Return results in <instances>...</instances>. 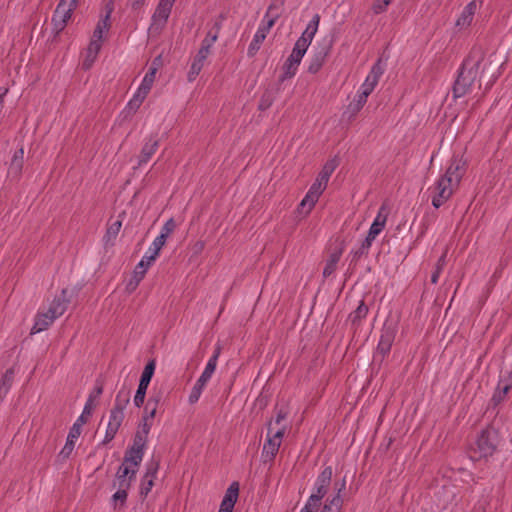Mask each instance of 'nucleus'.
Listing matches in <instances>:
<instances>
[{
	"mask_svg": "<svg viewBox=\"0 0 512 512\" xmlns=\"http://www.w3.org/2000/svg\"><path fill=\"white\" fill-rule=\"evenodd\" d=\"M333 470L331 466L325 467L316 478L314 492L308 498V501L321 505V500L327 494L331 485Z\"/></svg>",
	"mask_w": 512,
	"mask_h": 512,
	"instance_id": "obj_7",
	"label": "nucleus"
},
{
	"mask_svg": "<svg viewBox=\"0 0 512 512\" xmlns=\"http://www.w3.org/2000/svg\"><path fill=\"white\" fill-rule=\"evenodd\" d=\"M368 311H369L368 306L362 300L360 302V304L358 305V307L353 312L350 313L349 320L351 321V323L353 325H359L360 322L364 318H366Z\"/></svg>",
	"mask_w": 512,
	"mask_h": 512,
	"instance_id": "obj_33",
	"label": "nucleus"
},
{
	"mask_svg": "<svg viewBox=\"0 0 512 512\" xmlns=\"http://www.w3.org/2000/svg\"><path fill=\"white\" fill-rule=\"evenodd\" d=\"M273 25L274 19H268L266 24L258 28L248 48L249 56H254L257 53V51L260 49L262 42L265 40L267 34L269 33Z\"/></svg>",
	"mask_w": 512,
	"mask_h": 512,
	"instance_id": "obj_18",
	"label": "nucleus"
},
{
	"mask_svg": "<svg viewBox=\"0 0 512 512\" xmlns=\"http://www.w3.org/2000/svg\"><path fill=\"white\" fill-rule=\"evenodd\" d=\"M147 272V265L144 264V260H141L133 271V276L127 284V289L133 291L137 288L141 280L144 278Z\"/></svg>",
	"mask_w": 512,
	"mask_h": 512,
	"instance_id": "obj_27",
	"label": "nucleus"
},
{
	"mask_svg": "<svg viewBox=\"0 0 512 512\" xmlns=\"http://www.w3.org/2000/svg\"><path fill=\"white\" fill-rule=\"evenodd\" d=\"M156 367V362L154 359H151L144 367V370L141 374L139 385L134 396V405L140 408L144 404L147 388L150 384V381L154 375Z\"/></svg>",
	"mask_w": 512,
	"mask_h": 512,
	"instance_id": "obj_11",
	"label": "nucleus"
},
{
	"mask_svg": "<svg viewBox=\"0 0 512 512\" xmlns=\"http://www.w3.org/2000/svg\"><path fill=\"white\" fill-rule=\"evenodd\" d=\"M396 333L397 325L392 321H386L381 329L380 340L376 349V356L381 355L383 359L389 354L395 340Z\"/></svg>",
	"mask_w": 512,
	"mask_h": 512,
	"instance_id": "obj_10",
	"label": "nucleus"
},
{
	"mask_svg": "<svg viewBox=\"0 0 512 512\" xmlns=\"http://www.w3.org/2000/svg\"><path fill=\"white\" fill-rule=\"evenodd\" d=\"M239 495V483L233 482L226 490L218 512H232Z\"/></svg>",
	"mask_w": 512,
	"mask_h": 512,
	"instance_id": "obj_20",
	"label": "nucleus"
},
{
	"mask_svg": "<svg viewBox=\"0 0 512 512\" xmlns=\"http://www.w3.org/2000/svg\"><path fill=\"white\" fill-rule=\"evenodd\" d=\"M384 210H385V208H384V206H382L380 208L376 218L373 221V223H378L381 228L385 227L386 220H387V215L383 213Z\"/></svg>",
	"mask_w": 512,
	"mask_h": 512,
	"instance_id": "obj_54",
	"label": "nucleus"
},
{
	"mask_svg": "<svg viewBox=\"0 0 512 512\" xmlns=\"http://www.w3.org/2000/svg\"><path fill=\"white\" fill-rule=\"evenodd\" d=\"M392 0H375L372 5V11L375 14H381L386 11Z\"/></svg>",
	"mask_w": 512,
	"mask_h": 512,
	"instance_id": "obj_49",
	"label": "nucleus"
},
{
	"mask_svg": "<svg viewBox=\"0 0 512 512\" xmlns=\"http://www.w3.org/2000/svg\"><path fill=\"white\" fill-rule=\"evenodd\" d=\"M319 21V15H314L310 23L307 25L305 31L302 33L301 37L296 41L295 46L292 50L293 52L298 53L301 56L305 55L308 46L310 45L313 37L315 36L318 30Z\"/></svg>",
	"mask_w": 512,
	"mask_h": 512,
	"instance_id": "obj_12",
	"label": "nucleus"
},
{
	"mask_svg": "<svg viewBox=\"0 0 512 512\" xmlns=\"http://www.w3.org/2000/svg\"><path fill=\"white\" fill-rule=\"evenodd\" d=\"M22 169V164L21 162H10V165L8 167V173H18L20 172Z\"/></svg>",
	"mask_w": 512,
	"mask_h": 512,
	"instance_id": "obj_58",
	"label": "nucleus"
},
{
	"mask_svg": "<svg viewBox=\"0 0 512 512\" xmlns=\"http://www.w3.org/2000/svg\"><path fill=\"white\" fill-rule=\"evenodd\" d=\"M446 256H447V251H445L440 256V258L438 259V261L436 263L435 270L431 275V282L433 284H436L438 282L439 276H440L441 272L443 271L444 267L446 266Z\"/></svg>",
	"mask_w": 512,
	"mask_h": 512,
	"instance_id": "obj_39",
	"label": "nucleus"
},
{
	"mask_svg": "<svg viewBox=\"0 0 512 512\" xmlns=\"http://www.w3.org/2000/svg\"><path fill=\"white\" fill-rule=\"evenodd\" d=\"M24 158V150L21 148L19 149L18 151L15 152L14 156H13V160H19V159H22Z\"/></svg>",
	"mask_w": 512,
	"mask_h": 512,
	"instance_id": "obj_61",
	"label": "nucleus"
},
{
	"mask_svg": "<svg viewBox=\"0 0 512 512\" xmlns=\"http://www.w3.org/2000/svg\"><path fill=\"white\" fill-rule=\"evenodd\" d=\"M334 509L331 505H328L326 502L324 506L322 507L320 512H334Z\"/></svg>",
	"mask_w": 512,
	"mask_h": 512,
	"instance_id": "obj_63",
	"label": "nucleus"
},
{
	"mask_svg": "<svg viewBox=\"0 0 512 512\" xmlns=\"http://www.w3.org/2000/svg\"><path fill=\"white\" fill-rule=\"evenodd\" d=\"M152 425H153V420L142 416V420H141V422L138 426V430L136 432L148 437Z\"/></svg>",
	"mask_w": 512,
	"mask_h": 512,
	"instance_id": "obj_46",
	"label": "nucleus"
},
{
	"mask_svg": "<svg viewBox=\"0 0 512 512\" xmlns=\"http://www.w3.org/2000/svg\"><path fill=\"white\" fill-rule=\"evenodd\" d=\"M381 74L382 70L379 67V65H374L369 74L367 75L364 83L361 85L359 92L362 93L363 95L369 96L377 86Z\"/></svg>",
	"mask_w": 512,
	"mask_h": 512,
	"instance_id": "obj_22",
	"label": "nucleus"
},
{
	"mask_svg": "<svg viewBox=\"0 0 512 512\" xmlns=\"http://www.w3.org/2000/svg\"><path fill=\"white\" fill-rule=\"evenodd\" d=\"M131 1H132V7L134 9L140 8L145 2V0H131Z\"/></svg>",
	"mask_w": 512,
	"mask_h": 512,
	"instance_id": "obj_62",
	"label": "nucleus"
},
{
	"mask_svg": "<svg viewBox=\"0 0 512 512\" xmlns=\"http://www.w3.org/2000/svg\"><path fill=\"white\" fill-rule=\"evenodd\" d=\"M8 89L7 88H0V105L3 106V98L7 94Z\"/></svg>",
	"mask_w": 512,
	"mask_h": 512,
	"instance_id": "obj_64",
	"label": "nucleus"
},
{
	"mask_svg": "<svg viewBox=\"0 0 512 512\" xmlns=\"http://www.w3.org/2000/svg\"><path fill=\"white\" fill-rule=\"evenodd\" d=\"M319 507L320 506L318 504H314L307 500L305 506L301 509L300 512H317Z\"/></svg>",
	"mask_w": 512,
	"mask_h": 512,
	"instance_id": "obj_57",
	"label": "nucleus"
},
{
	"mask_svg": "<svg viewBox=\"0 0 512 512\" xmlns=\"http://www.w3.org/2000/svg\"><path fill=\"white\" fill-rule=\"evenodd\" d=\"M370 247L371 245L369 244L368 241H363L361 246L357 250L351 252V263L356 265L363 255L368 254Z\"/></svg>",
	"mask_w": 512,
	"mask_h": 512,
	"instance_id": "obj_40",
	"label": "nucleus"
},
{
	"mask_svg": "<svg viewBox=\"0 0 512 512\" xmlns=\"http://www.w3.org/2000/svg\"><path fill=\"white\" fill-rule=\"evenodd\" d=\"M97 55H98V53L92 52L91 50H89L87 48L86 54H85V57L83 60V68L86 70L90 69L92 67V65L94 64V62L97 58Z\"/></svg>",
	"mask_w": 512,
	"mask_h": 512,
	"instance_id": "obj_50",
	"label": "nucleus"
},
{
	"mask_svg": "<svg viewBox=\"0 0 512 512\" xmlns=\"http://www.w3.org/2000/svg\"><path fill=\"white\" fill-rule=\"evenodd\" d=\"M345 485H346V482L344 479L340 488L338 489L336 495L333 496L332 498H327L325 501L328 505H331L337 511H339L343 505V499L341 498V492L345 489Z\"/></svg>",
	"mask_w": 512,
	"mask_h": 512,
	"instance_id": "obj_37",
	"label": "nucleus"
},
{
	"mask_svg": "<svg viewBox=\"0 0 512 512\" xmlns=\"http://www.w3.org/2000/svg\"><path fill=\"white\" fill-rule=\"evenodd\" d=\"M509 391V389H505V387L498 384L491 398V403L494 406L499 405L501 402L504 401Z\"/></svg>",
	"mask_w": 512,
	"mask_h": 512,
	"instance_id": "obj_42",
	"label": "nucleus"
},
{
	"mask_svg": "<svg viewBox=\"0 0 512 512\" xmlns=\"http://www.w3.org/2000/svg\"><path fill=\"white\" fill-rule=\"evenodd\" d=\"M101 46H102V41L91 38L90 43L88 45V49L91 50L92 52L99 53Z\"/></svg>",
	"mask_w": 512,
	"mask_h": 512,
	"instance_id": "obj_55",
	"label": "nucleus"
},
{
	"mask_svg": "<svg viewBox=\"0 0 512 512\" xmlns=\"http://www.w3.org/2000/svg\"><path fill=\"white\" fill-rule=\"evenodd\" d=\"M479 457L491 456L498 445V434L496 430L487 428L481 431L476 441Z\"/></svg>",
	"mask_w": 512,
	"mask_h": 512,
	"instance_id": "obj_8",
	"label": "nucleus"
},
{
	"mask_svg": "<svg viewBox=\"0 0 512 512\" xmlns=\"http://www.w3.org/2000/svg\"><path fill=\"white\" fill-rule=\"evenodd\" d=\"M336 169L334 162H326L322 170L319 172L316 180L327 186L331 174Z\"/></svg>",
	"mask_w": 512,
	"mask_h": 512,
	"instance_id": "obj_34",
	"label": "nucleus"
},
{
	"mask_svg": "<svg viewBox=\"0 0 512 512\" xmlns=\"http://www.w3.org/2000/svg\"><path fill=\"white\" fill-rule=\"evenodd\" d=\"M80 434V423H74L69 431L65 445L59 453V457L62 460H66L67 458H69L74 449L75 442L79 438Z\"/></svg>",
	"mask_w": 512,
	"mask_h": 512,
	"instance_id": "obj_21",
	"label": "nucleus"
},
{
	"mask_svg": "<svg viewBox=\"0 0 512 512\" xmlns=\"http://www.w3.org/2000/svg\"><path fill=\"white\" fill-rule=\"evenodd\" d=\"M69 300L66 297V290H62V293L60 296L56 297L52 303L50 304V307L48 308V312L51 313V315L54 316V318H58L61 315L64 314L68 307Z\"/></svg>",
	"mask_w": 512,
	"mask_h": 512,
	"instance_id": "obj_24",
	"label": "nucleus"
},
{
	"mask_svg": "<svg viewBox=\"0 0 512 512\" xmlns=\"http://www.w3.org/2000/svg\"><path fill=\"white\" fill-rule=\"evenodd\" d=\"M382 230L383 228H381L378 223H372L364 241H368L369 244L372 245V242L380 234Z\"/></svg>",
	"mask_w": 512,
	"mask_h": 512,
	"instance_id": "obj_48",
	"label": "nucleus"
},
{
	"mask_svg": "<svg viewBox=\"0 0 512 512\" xmlns=\"http://www.w3.org/2000/svg\"><path fill=\"white\" fill-rule=\"evenodd\" d=\"M163 397V392L161 390L154 392L148 399L146 405L147 409H150L151 406H159Z\"/></svg>",
	"mask_w": 512,
	"mask_h": 512,
	"instance_id": "obj_52",
	"label": "nucleus"
},
{
	"mask_svg": "<svg viewBox=\"0 0 512 512\" xmlns=\"http://www.w3.org/2000/svg\"><path fill=\"white\" fill-rule=\"evenodd\" d=\"M147 439L148 437L136 432L131 447L144 451L147 444Z\"/></svg>",
	"mask_w": 512,
	"mask_h": 512,
	"instance_id": "obj_47",
	"label": "nucleus"
},
{
	"mask_svg": "<svg viewBox=\"0 0 512 512\" xmlns=\"http://www.w3.org/2000/svg\"><path fill=\"white\" fill-rule=\"evenodd\" d=\"M79 0H61L60 3H64V5H68L72 8H76Z\"/></svg>",
	"mask_w": 512,
	"mask_h": 512,
	"instance_id": "obj_60",
	"label": "nucleus"
},
{
	"mask_svg": "<svg viewBox=\"0 0 512 512\" xmlns=\"http://www.w3.org/2000/svg\"><path fill=\"white\" fill-rule=\"evenodd\" d=\"M161 66V59L160 57L155 58L147 73L145 74L139 88L137 89L136 93L134 94L133 98L128 102L127 104V111L128 113L134 114L136 111L140 108L146 97L148 96L150 90L152 89L156 74Z\"/></svg>",
	"mask_w": 512,
	"mask_h": 512,
	"instance_id": "obj_3",
	"label": "nucleus"
},
{
	"mask_svg": "<svg viewBox=\"0 0 512 512\" xmlns=\"http://www.w3.org/2000/svg\"><path fill=\"white\" fill-rule=\"evenodd\" d=\"M110 15L111 10H108L105 16L98 21L91 37L92 39L103 41V35L110 29Z\"/></svg>",
	"mask_w": 512,
	"mask_h": 512,
	"instance_id": "obj_28",
	"label": "nucleus"
},
{
	"mask_svg": "<svg viewBox=\"0 0 512 512\" xmlns=\"http://www.w3.org/2000/svg\"><path fill=\"white\" fill-rule=\"evenodd\" d=\"M158 407L157 406H151L150 409H147V405L144 408V417L153 420L156 416Z\"/></svg>",
	"mask_w": 512,
	"mask_h": 512,
	"instance_id": "obj_56",
	"label": "nucleus"
},
{
	"mask_svg": "<svg viewBox=\"0 0 512 512\" xmlns=\"http://www.w3.org/2000/svg\"><path fill=\"white\" fill-rule=\"evenodd\" d=\"M74 9L75 8H72L68 5H64V3L58 4L52 18V23L56 33L61 32L65 28L67 22L71 18Z\"/></svg>",
	"mask_w": 512,
	"mask_h": 512,
	"instance_id": "obj_15",
	"label": "nucleus"
},
{
	"mask_svg": "<svg viewBox=\"0 0 512 512\" xmlns=\"http://www.w3.org/2000/svg\"><path fill=\"white\" fill-rule=\"evenodd\" d=\"M53 315L48 311L38 313L35 319V323L31 329V334H36L46 330L55 320Z\"/></svg>",
	"mask_w": 512,
	"mask_h": 512,
	"instance_id": "obj_25",
	"label": "nucleus"
},
{
	"mask_svg": "<svg viewBox=\"0 0 512 512\" xmlns=\"http://www.w3.org/2000/svg\"><path fill=\"white\" fill-rule=\"evenodd\" d=\"M368 96L358 92L354 100L348 105L347 109L352 115H356L365 105Z\"/></svg>",
	"mask_w": 512,
	"mask_h": 512,
	"instance_id": "obj_35",
	"label": "nucleus"
},
{
	"mask_svg": "<svg viewBox=\"0 0 512 512\" xmlns=\"http://www.w3.org/2000/svg\"><path fill=\"white\" fill-rule=\"evenodd\" d=\"M130 401V392L126 389H121L116 395L115 403L110 411H116L124 414V410Z\"/></svg>",
	"mask_w": 512,
	"mask_h": 512,
	"instance_id": "obj_31",
	"label": "nucleus"
},
{
	"mask_svg": "<svg viewBox=\"0 0 512 512\" xmlns=\"http://www.w3.org/2000/svg\"><path fill=\"white\" fill-rule=\"evenodd\" d=\"M103 393V384L100 382H97L92 392L89 394V397L86 402L94 405V401L100 397V395Z\"/></svg>",
	"mask_w": 512,
	"mask_h": 512,
	"instance_id": "obj_51",
	"label": "nucleus"
},
{
	"mask_svg": "<svg viewBox=\"0 0 512 512\" xmlns=\"http://www.w3.org/2000/svg\"><path fill=\"white\" fill-rule=\"evenodd\" d=\"M302 58L303 56L292 51L285 64L283 65V73L280 76L281 82L292 78L296 74Z\"/></svg>",
	"mask_w": 512,
	"mask_h": 512,
	"instance_id": "obj_23",
	"label": "nucleus"
},
{
	"mask_svg": "<svg viewBox=\"0 0 512 512\" xmlns=\"http://www.w3.org/2000/svg\"><path fill=\"white\" fill-rule=\"evenodd\" d=\"M159 467L160 458L153 456L151 460L147 463L146 472L142 478L140 487V495L142 497H146L150 493L154 485V479L156 478Z\"/></svg>",
	"mask_w": 512,
	"mask_h": 512,
	"instance_id": "obj_13",
	"label": "nucleus"
},
{
	"mask_svg": "<svg viewBox=\"0 0 512 512\" xmlns=\"http://www.w3.org/2000/svg\"><path fill=\"white\" fill-rule=\"evenodd\" d=\"M158 148V141L154 139H150L145 143L142 149V155L144 158H151L155 155V152Z\"/></svg>",
	"mask_w": 512,
	"mask_h": 512,
	"instance_id": "obj_43",
	"label": "nucleus"
},
{
	"mask_svg": "<svg viewBox=\"0 0 512 512\" xmlns=\"http://www.w3.org/2000/svg\"><path fill=\"white\" fill-rule=\"evenodd\" d=\"M268 436L267 439L263 445L262 449V460L264 463L267 462H273L279 448L281 446L282 438L286 433L287 426L282 425L280 428H278L274 434H272V421H269L268 423Z\"/></svg>",
	"mask_w": 512,
	"mask_h": 512,
	"instance_id": "obj_5",
	"label": "nucleus"
},
{
	"mask_svg": "<svg viewBox=\"0 0 512 512\" xmlns=\"http://www.w3.org/2000/svg\"><path fill=\"white\" fill-rule=\"evenodd\" d=\"M144 456V451L129 447L124 455L122 465L134 466L133 469H137L140 466Z\"/></svg>",
	"mask_w": 512,
	"mask_h": 512,
	"instance_id": "obj_26",
	"label": "nucleus"
},
{
	"mask_svg": "<svg viewBox=\"0 0 512 512\" xmlns=\"http://www.w3.org/2000/svg\"><path fill=\"white\" fill-rule=\"evenodd\" d=\"M174 2L175 0H160L152 16V22L149 28L151 33L158 34L164 28L171 13Z\"/></svg>",
	"mask_w": 512,
	"mask_h": 512,
	"instance_id": "obj_9",
	"label": "nucleus"
},
{
	"mask_svg": "<svg viewBox=\"0 0 512 512\" xmlns=\"http://www.w3.org/2000/svg\"><path fill=\"white\" fill-rule=\"evenodd\" d=\"M326 187V185L322 184L321 182L315 179L314 183L309 188L307 194L300 202L299 207L302 210H305L306 213H309L315 206L316 202L318 201L319 197L324 192Z\"/></svg>",
	"mask_w": 512,
	"mask_h": 512,
	"instance_id": "obj_14",
	"label": "nucleus"
},
{
	"mask_svg": "<svg viewBox=\"0 0 512 512\" xmlns=\"http://www.w3.org/2000/svg\"><path fill=\"white\" fill-rule=\"evenodd\" d=\"M341 256H342V249L334 251L330 254L329 258L326 261L325 267L323 269V277L324 278H328L335 272V270L337 268V264L340 261Z\"/></svg>",
	"mask_w": 512,
	"mask_h": 512,
	"instance_id": "obj_29",
	"label": "nucleus"
},
{
	"mask_svg": "<svg viewBox=\"0 0 512 512\" xmlns=\"http://www.w3.org/2000/svg\"><path fill=\"white\" fill-rule=\"evenodd\" d=\"M466 172V162H453L436 181L432 191V205L438 209L444 205L458 188Z\"/></svg>",
	"mask_w": 512,
	"mask_h": 512,
	"instance_id": "obj_2",
	"label": "nucleus"
},
{
	"mask_svg": "<svg viewBox=\"0 0 512 512\" xmlns=\"http://www.w3.org/2000/svg\"><path fill=\"white\" fill-rule=\"evenodd\" d=\"M166 241L163 240L162 237H156L155 240L153 241L152 245L150 246L149 250H148V253L149 254V260H156V258L158 257L161 249L163 248V246L165 245Z\"/></svg>",
	"mask_w": 512,
	"mask_h": 512,
	"instance_id": "obj_38",
	"label": "nucleus"
},
{
	"mask_svg": "<svg viewBox=\"0 0 512 512\" xmlns=\"http://www.w3.org/2000/svg\"><path fill=\"white\" fill-rule=\"evenodd\" d=\"M121 227H122V220H120V219L109 224V226L106 230V233L104 235V242L106 245L114 244V241H115L116 237L118 236V234L121 230Z\"/></svg>",
	"mask_w": 512,
	"mask_h": 512,
	"instance_id": "obj_32",
	"label": "nucleus"
},
{
	"mask_svg": "<svg viewBox=\"0 0 512 512\" xmlns=\"http://www.w3.org/2000/svg\"><path fill=\"white\" fill-rule=\"evenodd\" d=\"M489 64L482 51H472L465 59L455 82L454 96L462 97L471 92L476 85L481 89L482 84H484V89H489L497 78L495 73H487L486 70Z\"/></svg>",
	"mask_w": 512,
	"mask_h": 512,
	"instance_id": "obj_1",
	"label": "nucleus"
},
{
	"mask_svg": "<svg viewBox=\"0 0 512 512\" xmlns=\"http://www.w3.org/2000/svg\"><path fill=\"white\" fill-rule=\"evenodd\" d=\"M127 496H128L127 489L118 488V490L112 496V502L114 504V508H116L118 505L120 508L124 507L126 500H127Z\"/></svg>",
	"mask_w": 512,
	"mask_h": 512,
	"instance_id": "obj_41",
	"label": "nucleus"
},
{
	"mask_svg": "<svg viewBox=\"0 0 512 512\" xmlns=\"http://www.w3.org/2000/svg\"><path fill=\"white\" fill-rule=\"evenodd\" d=\"M124 420V414H120L116 411H110L109 421L107 424L106 432L104 440L102 441L103 445L111 442L116 436L122 422Z\"/></svg>",
	"mask_w": 512,
	"mask_h": 512,
	"instance_id": "obj_17",
	"label": "nucleus"
},
{
	"mask_svg": "<svg viewBox=\"0 0 512 512\" xmlns=\"http://www.w3.org/2000/svg\"><path fill=\"white\" fill-rule=\"evenodd\" d=\"M219 26L217 25L216 30L208 32L207 36L203 39L200 49L194 57L190 70L187 74L189 82H193L204 67V63L211 53V48L218 39Z\"/></svg>",
	"mask_w": 512,
	"mask_h": 512,
	"instance_id": "obj_4",
	"label": "nucleus"
},
{
	"mask_svg": "<svg viewBox=\"0 0 512 512\" xmlns=\"http://www.w3.org/2000/svg\"><path fill=\"white\" fill-rule=\"evenodd\" d=\"M219 355H220V347L217 346L214 351V354L208 360L204 371L202 372V374L200 375V377L198 378V380L196 381L195 385L193 386V388L190 392V395L188 398V401L190 404H195L199 400L204 387L206 386L207 382L210 380L213 373L215 372Z\"/></svg>",
	"mask_w": 512,
	"mask_h": 512,
	"instance_id": "obj_6",
	"label": "nucleus"
},
{
	"mask_svg": "<svg viewBox=\"0 0 512 512\" xmlns=\"http://www.w3.org/2000/svg\"><path fill=\"white\" fill-rule=\"evenodd\" d=\"M288 417V411L286 408L281 407L279 409H276V414L274 418V423L277 425H281V423L286 420Z\"/></svg>",
	"mask_w": 512,
	"mask_h": 512,
	"instance_id": "obj_53",
	"label": "nucleus"
},
{
	"mask_svg": "<svg viewBox=\"0 0 512 512\" xmlns=\"http://www.w3.org/2000/svg\"><path fill=\"white\" fill-rule=\"evenodd\" d=\"M137 469H132L128 465H121L115 475L113 486L129 490L132 481L135 479Z\"/></svg>",
	"mask_w": 512,
	"mask_h": 512,
	"instance_id": "obj_16",
	"label": "nucleus"
},
{
	"mask_svg": "<svg viewBox=\"0 0 512 512\" xmlns=\"http://www.w3.org/2000/svg\"><path fill=\"white\" fill-rule=\"evenodd\" d=\"M93 408H94V405H92L88 402L85 403L82 414L78 417V419L75 422V423H80V428L82 427V425L87 423L89 417L92 414Z\"/></svg>",
	"mask_w": 512,
	"mask_h": 512,
	"instance_id": "obj_45",
	"label": "nucleus"
},
{
	"mask_svg": "<svg viewBox=\"0 0 512 512\" xmlns=\"http://www.w3.org/2000/svg\"><path fill=\"white\" fill-rule=\"evenodd\" d=\"M482 2L483 0H472L470 3H468L457 19L456 26L460 28L469 27L477 9L482 5Z\"/></svg>",
	"mask_w": 512,
	"mask_h": 512,
	"instance_id": "obj_19",
	"label": "nucleus"
},
{
	"mask_svg": "<svg viewBox=\"0 0 512 512\" xmlns=\"http://www.w3.org/2000/svg\"><path fill=\"white\" fill-rule=\"evenodd\" d=\"M272 104V101L271 100H265V99H262L260 104H259V108L261 110H265L267 108H269Z\"/></svg>",
	"mask_w": 512,
	"mask_h": 512,
	"instance_id": "obj_59",
	"label": "nucleus"
},
{
	"mask_svg": "<svg viewBox=\"0 0 512 512\" xmlns=\"http://www.w3.org/2000/svg\"><path fill=\"white\" fill-rule=\"evenodd\" d=\"M14 380V369L9 368L6 370L0 380V403L4 400L5 396L9 392Z\"/></svg>",
	"mask_w": 512,
	"mask_h": 512,
	"instance_id": "obj_30",
	"label": "nucleus"
},
{
	"mask_svg": "<svg viewBox=\"0 0 512 512\" xmlns=\"http://www.w3.org/2000/svg\"><path fill=\"white\" fill-rule=\"evenodd\" d=\"M176 229V222L173 218L168 219L163 225L160 235L158 237H162L163 240H167V238L174 232Z\"/></svg>",
	"mask_w": 512,
	"mask_h": 512,
	"instance_id": "obj_44",
	"label": "nucleus"
},
{
	"mask_svg": "<svg viewBox=\"0 0 512 512\" xmlns=\"http://www.w3.org/2000/svg\"><path fill=\"white\" fill-rule=\"evenodd\" d=\"M326 58V53L319 52L314 55L308 67V71L312 74L317 73L323 66Z\"/></svg>",
	"mask_w": 512,
	"mask_h": 512,
	"instance_id": "obj_36",
	"label": "nucleus"
}]
</instances>
